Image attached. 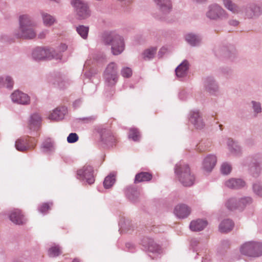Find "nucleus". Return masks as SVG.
Here are the masks:
<instances>
[{
  "mask_svg": "<svg viewBox=\"0 0 262 262\" xmlns=\"http://www.w3.org/2000/svg\"><path fill=\"white\" fill-rule=\"evenodd\" d=\"M19 30L15 33L17 38L32 39L36 36L34 27L36 23L33 18L28 14L20 15L19 17Z\"/></svg>",
  "mask_w": 262,
  "mask_h": 262,
  "instance_id": "1",
  "label": "nucleus"
},
{
  "mask_svg": "<svg viewBox=\"0 0 262 262\" xmlns=\"http://www.w3.org/2000/svg\"><path fill=\"white\" fill-rule=\"evenodd\" d=\"M103 40L105 45H111L112 52L114 55L120 54L124 50L123 38L115 32L105 33L103 36Z\"/></svg>",
  "mask_w": 262,
  "mask_h": 262,
  "instance_id": "2",
  "label": "nucleus"
},
{
  "mask_svg": "<svg viewBox=\"0 0 262 262\" xmlns=\"http://www.w3.org/2000/svg\"><path fill=\"white\" fill-rule=\"evenodd\" d=\"M174 172L179 181L186 187L194 184L195 177L190 172L188 165L180 162L175 166Z\"/></svg>",
  "mask_w": 262,
  "mask_h": 262,
  "instance_id": "3",
  "label": "nucleus"
},
{
  "mask_svg": "<svg viewBox=\"0 0 262 262\" xmlns=\"http://www.w3.org/2000/svg\"><path fill=\"white\" fill-rule=\"evenodd\" d=\"M158 11L153 14L154 17L159 20L165 21L171 11L172 5L171 0H154Z\"/></svg>",
  "mask_w": 262,
  "mask_h": 262,
  "instance_id": "4",
  "label": "nucleus"
},
{
  "mask_svg": "<svg viewBox=\"0 0 262 262\" xmlns=\"http://www.w3.org/2000/svg\"><path fill=\"white\" fill-rule=\"evenodd\" d=\"M206 16L210 20L217 21L227 19L229 15L221 6L214 3L208 6Z\"/></svg>",
  "mask_w": 262,
  "mask_h": 262,
  "instance_id": "5",
  "label": "nucleus"
},
{
  "mask_svg": "<svg viewBox=\"0 0 262 262\" xmlns=\"http://www.w3.org/2000/svg\"><path fill=\"white\" fill-rule=\"evenodd\" d=\"M32 57L36 60L45 58L49 59L52 58L61 59V54L56 53L54 49H45L41 47H37L33 51Z\"/></svg>",
  "mask_w": 262,
  "mask_h": 262,
  "instance_id": "6",
  "label": "nucleus"
},
{
  "mask_svg": "<svg viewBox=\"0 0 262 262\" xmlns=\"http://www.w3.org/2000/svg\"><path fill=\"white\" fill-rule=\"evenodd\" d=\"M77 178L81 181H84L91 185L95 182V175L93 167L90 165H84L77 171Z\"/></svg>",
  "mask_w": 262,
  "mask_h": 262,
  "instance_id": "7",
  "label": "nucleus"
},
{
  "mask_svg": "<svg viewBox=\"0 0 262 262\" xmlns=\"http://www.w3.org/2000/svg\"><path fill=\"white\" fill-rule=\"evenodd\" d=\"M97 132L99 134L101 142L107 146H113L116 141V139L111 130L103 125H100L96 128Z\"/></svg>",
  "mask_w": 262,
  "mask_h": 262,
  "instance_id": "8",
  "label": "nucleus"
},
{
  "mask_svg": "<svg viewBox=\"0 0 262 262\" xmlns=\"http://www.w3.org/2000/svg\"><path fill=\"white\" fill-rule=\"evenodd\" d=\"M71 4L74 8L79 19H83L90 16L89 8L85 1L83 0H72Z\"/></svg>",
  "mask_w": 262,
  "mask_h": 262,
  "instance_id": "9",
  "label": "nucleus"
},
{
  "mask_svg": "<svg viewBox=\"0 0 262 262\" xmlns=\"http://www.w3.org/2000/svg\"><path fill=\"white\" fill-rule=\"evenodd\" d=\"M260 248L262 250V245L258 244H254V242H248L241 246L240 251L242 254L253 257H259L260 253L257 251H254V248Z\"/></svg>",
  "mask_w": 262,
  "mask_h": 262,
  "instance_id": "10",
  "label": "nucleus"
},
{
  "mask_svg": "<svg viewBox=\"0 0 262 262\" xmlns=\"http://www.w3.org/2000/svg\"><path fill=\"white\" fill-rule=\"evenodd\" d=\"M35 145V140L31 137H21L18 139L15 144L16 149L20 151H24L32 149L34 147Z\"/></svg>",
  "mask_w": 262,
  "mask_h": 262,
  "instance_id": "11",
  "label": "nucleus"
},
{
  "mask_svg": "<svg viewBox=\"0 0 262 262\" xmlns=\"http://www.w3.org/2000/svg\"><path fill=\"white\" fill-rule=\"evenodd\" d=\"M189 121L196 129H202L205 126V123L198 111L190 112Z\"/></svg>",
  "mask_w": 262,
  "mask_h": 262,
  "instance_id": "12",
  "label": "nucleus"
},
{
  "mask_svg": "<svg viewBox=\"0 0 262 262\" xmlns=\"http://www.w3.org/2000/svg\"><path fill=\"white\" fill-rule=\"evenodd\" d=\"M261 12L260 7L255 4H250L247 5L244 9L245 16L249 19L258 17L260 15Z\"/></svg>",
  "mask_w": 262,
  "mask_h": 262,
  "instance_id": "13",
  "label": "nucleus"
},
{
  "mask_svg": "<svg viewBox=\"0 0 262 262\" xmlns=\"http://www.w3.org/2000/svg\"><path fill=\"white\" fill-rule=\"evenodd\" d=\"M11 99L15 103L22 105H27L30 103V99L28 94L21 91L17 90L11 94Z\"/></svg>",
  "mask_w": 262,
  "mask_h": 262,
  "instance_id": "14",
  "label": "nucleus"
},
{
  "mask_svg": "<svg viewBox=\"0 0 262 262\" xmlns=\"http://www.w3.org/2000/svg\"><path fill=\"white\" fill-rule=\"evenodd\" d=\"M204 86L205 90L211 94L215 95L219 92L218 83L212 76H208L204 79Z\"/></svg>",
  "mask_w": 262,
  "mask_h": 262,
  "instance_id": "15",
  "label": "nucleus"
},
{
  "mask_svg": "<svg viewBox=\"0 0 262 262\" xmlns=\"http://www.w3.org/2000/svg\"><path fill=\"white\" fill-rule=\"evenodd\" d=\"M216 161L217 159L215 155L212 154L208 155L204 159L202 162L203 170L207 172L211 171L215 166Z\"/></svg>",
  "mask_w": 262,
  "mask_h": 262,
  "instance_id": "16",
  "label": "nucleus"
},
{
  "mask_svg": "<svg viewBox=\"0 0 262 262\" xmlns=\"http://www.w3.org/2000/svg\"><path fill=\"white\" fill-rule=\"evenodd\" d=\"M190 208L183 204L177 205L174 210V214L180 219L187 217L190 214Z\"/></svg>",
  "mask_w": 262,
  "mask_h": 262,
  "instance_id": "17",
  "label": "nucleus"
},
{
  "mask_svg": "<svg viewBox=\"0 0 262 262\" xmlns=\"http://www.w3.org/2000/svg\"><path fill=\"white\" fill-rule=\"evenodd\" d=\"M142 243L143 246L147 248L149 252L159 253L161 251L159 245L157 244L152 238L145 237L143 239Z\"/></svg>",
  "mask_w": 262,
  "mask_h": 262,
  "instance_id": "18",
  "label": "nucleus"
},
{
  "mask_svg": "<svg viewBox=\"0 0 262 262\" xmlns=\"http://www.w3.org/2000/svg\"><path fill=\"white\" fill-rule=\"evenodd\" d=\"M224 184L229 189H238L245 187L246 182L241 179L231 178L226 181Z\"/></svg>",
  "mask_w": 262,
  "mask_h": 262,
  "instance_id": "19",
  "label": "nucleus"
},
{
  "mask_svg": "<svg viewBox=\"0 0 262 262\" xmlns=\"http://www.w3.org/2000/svg\"><path fill=\"white\" fill-rule=\"evenodd\" d=\"M9 217L10 220L16 225H22L25 222V219L21 211L17 209L12 210Z\"/></svg>",
  "mask_w": 262,
  "mask_h": 262,
  "instance_id": "20",
  "label": "nucleus"
},
{
  "mask_svg": "<svg viewBox=\"0 0 262 262\" xmlns=\"http://www.w3.org/2000/svg\"><path fill=\"white\" fill-rule=\"evenodd\" d=\"M228 149L231 154L235 156H239L242 154V148L239 145L231 138H228L227 140Z\"/></svg>",
  "mask_w": 262,
  "mask_h": 262,
  "instance_id": "21",
  "label": "nucleus"
},
{
  "mask_svg": "<svg viewBox=\"0 0 262 262\" xmlns=\"http://www.w3.org/2000/svg\"><path fill=\"white\" fill-rule=\"evenodd\" d=\"M67 113V108L66 106L57 107L49 116V118L54 121H59L63 119Z\"/></svg>",
  "mask_w": 262,
  "mask_h": 262,
  "instance_id": "22",
  "label": "nucleus"
},
{
  "mask_svg": "<svg viewBox=\"0 0 262 262\" xmlns=\"http://www.w3.org/2000/svg\"><path fill=\"white\" fill-rule=\"evenodd\" d=\"M189 64L187 60H184L175 70L176 74L178 77L183 78L187 75L189 70Z\"/></svg>",
  "mask_w": 262,
  "mask_h": 262,
  "instance_id": "23",
  "label": "nucleus"
},
{
  "mask_svg": "<svg viewBox=\"0 0 262 262\" xmlns=\"http://www.w3.org/2000/svg\"><path fill=\"white\" fill-rule=\"evenodd\" d=\"M207 225L206 221L198 219L196 221L191 222L189 227L190 229L193 231H199L203 230Z\"/></svg>",
  "mask_w": 262,
  "mask_h": 262,
  "instance_id": "24",
  "label": "nucleus"
},
{
  "mask_svg": "<svg viewBox=\"0 0 262 262\" xmlns=\"http://www.w3.org/2000/svg\"><path fill=\"white\" fill-rule=\"evenodd\" d=\"M125 195L130 201L136 202L138 200L140 192L136 188L128 187L125 190Z\"/></svg>",
  "mask_w": 262,
  "mask_h": 262,
  "instance_id": "25",
  "label": "nucleus"
},
{
  "mask_svg": "<svg viewBox=\"0 0 262 262\" xmlns=\"http://www.w3.org/2000/svg\"><path fill=\"white\" fill-rule=\"evenodd\" d=\"M185 39L191 46H196L201 43L202 38L199 35L191 33L186 35Z\"/></svg>",
  "mask_w": 262,
  "mask_h": 262,
  "instance_id": "26",
  "label": "nucleus"
},
{
  "mask_svg": "<svg viewBox=\"0 0 262 262\" xmlns=\"http://www.w3.org/2000/svg\"><path fill=\"white\" fill-rule=\"evenodd\" d=\"M152 178V174L148 172H141L136 174L134 182L135 183L143 182H148L151 180Z\"/></svg>",
  "mask_w": 262,
  "mask_h": 262,
  "instance_id": "27",
  "label": "nucleus"
},
{
  "mask_svg": "<svg viewBox=\"0 0 262 262\" xmlns=\"http://www.w3.org/2000/svg\"><path fill=\"white\" fill-rule=\"evenodd\" d=\"M234 223L229 219L223 220L219 226V229L221 232H228L233 228Z\"/></svg>",
  "mask_w": 262,
  "mask_h": 262,
  "instance_id": "28",
  "label": "nucleus"
},
{
  "mask_svg": "<svg viewBox=\"0 0 262 262\" xmlns=\"http://www.w3.org/2000/svg\"><path fill=\"white\" fill-rule=\"evenodd\" d=\"M41 16L43 20V24L46 26H51L56 21V19L55 16L50 15V14L45 12H40Z\"/></svg>",
  "mask_w": 262,
  "mask_h": 262,
  "instance_id": "29",
  "label": "nucleus"
},
{
  "mask_svg": "<svg viewBox=\"0 0 262 262\" xmlns=\"http://www.w3.org/2000/svg\"><path fill=\"white\" fill-rule=\"evenodd\" d=\"M224 7L234 14H237L240 12L239 7L231 0H223Z\"/></svg>",
  "mask_w": 262,
  "mask_h": 262,
  "instance_id": "30",
  "label": "nucleus"
},
{
  "mask_svg": "<svg viewBox=\"0 0 262 262\" xmlns=\"http://www.w3.org/2000/svg\"><path fill=\"white\" fill-rule=\"evenodd\" d=\"M105 85L113 86L118 81V75L115 74H103Z\"/></svg>",
  "mask_w": 262,
  "mask_h": 262,
  "instance_id": "31",
  "label": "nucleus"
},
{
  "mask_svg": "<svg viewBox=\"0 0 262 262\" xmlns=\"http://www.w3.org/2000/svg\"><path fill=\"white\" fill-rule=\"evenodd\" d=\"M62 253L61 247L58 245L54 244L52 245L48 250V254L50 257H55Z\"/></svg>",
  "mask_w": 262,
  "mask_h": 262,
  "instance_id": "32",
  "label": "nucleus"
},
{
  "mask_svg": "<svg viewBox=\"0 0 262 262\" xmlns=\"http://www.w3.org/2000/svg\"><path fill=\"white\" fill-rule=\"evenodd\" d=\"M116 175L114 173H111L106 176L103 181V186L105 189L111 188L116 182Z\"/></svg>",
  "mask_w": 262,
  "mask_h": 262,
  "instance_id": "33",
  "label": "nucleus"
},
{
  "mask_svg": "<svg viewBox=\"0 0 262 262\" xmlns=\"http://www.w3.org/2000/svg\"><path fill=\"white\" fill-rule=\"evenodd\" d=\"M247 160L250 163L262 166V154L257 153L247 158Z\"/></svg>",
  "mask_w": 262,
  "mask_h": 262,
  "instance_id": "34",
  "label": "nucleus"
},
{
  "mask_svg": "<svg viewBox=\"0 0 262 262\" xmlns=\"http://www.w3.org/2000/svg\"><path fill=\"white\" fill-rule=\"evenodd\" d=\"M225 205L230 210H234L235 209L239 210V207L238 206V199L236 198H231L226 201Z\"/></svg>",
  "mask_w": 262,
  "mask_h": 262,
  "instance_id": "35",
  "label": "nucleus"
},
{
  "mask_svg": "<svg viewBox=\"0 0 262 262\" xmlns=\"http://www.w3.org/2000/svg\"><path fill=\"white\" fill-rule=\"evenodd\" d=\"M253 200L250 196H244L238 199L239 210H243L244 208L252 203Z\"/></svg>",
  "mask_w": 262,
  "mask_h": 262,
  "instance_id": "36",
  "label": "nucleus"
},
{
  "mask_svg": "<svg viewBox=\"0 0 262 262\" xmlns=\"http://www.w3.org/2000/svg\"><path fill=\"white\" fill-rule=\"evenodd\" d=\"M13 85V81L10 76L0 77V88L6 87L12 89Z\"/></svg>",
  "mask_w": 262,
  "mask_h": 262,
  "instance_id": "37",
  "label": "nucleus"
},
{
  "mask_svg": "<svg viewBox=\"0 0 262 262\" xmlns=\"http://www.w3.org/2000/svg\"><path fill=\"white\" fill-rule=\"evenodd\" d=\"M262 171V166L250 163L249 172L255 178L258 177Z\"/></svg>",
  "mask_w": 262,
  "mask_h": 262,
  "instance_id": "38",
  "label": "nucleus"
},
{
  "mask_svg": "<svg viewBox=\"0 0 262 262\" xmlns=\"http://www.w3.org/2000/svg\"><path fill=\"white\" fill-rule=\"evenodd\" d=\"M157 48L151 47L145 50L143 53V57L145 60H150L153 58L156 53Z\"/></svg>",
  "mask_w": 262,
  "mask_h": 262,
  "instance_id": "39",
  "label": "nucleus"
},
{
  "mask_svg": "<svg viewBox=\"0 0 262 262\" xmlns=\"http://www.w3.org/2000/svg\"><path fill=\"white\" fill-rule=\"evenodd\" d=\"M141 137L140 133L138 128H130L129 130L128 138L135 142L140 140Z\"/></svg>",
  "mask_w": 262,
  "mask_h": 262,
  "instance_id": "40",
  "label": "nucleus"
},
{
  "mask_svg": "<svg viewBox=\"0 0 262 262\" xmlns=\"http://www.w3.org/2000/svg\"><path fill=\"white\" fill-rule=\"evenodd\" d=\"M41 121V119L39 114L36 113L33 114L31 116L29 120L30 128L37 126L40 124Z\"/></svg>",
  "mask_w": 262,
  "mask_h": 262,
  "instance_id": "41",
  "label": "nucleus"
},
{
  "mask_svg": "<svg viewBox=\"0 0 262 262\" xmlns=\"http://www.w3.org/2000/svg\"><path fill=\"white\" fill-rule=\"evenodd\" d=\"M89 31V27L83 25H79L76 27L77 32L84 39L87 38Z\"/></svg>",
  "mask_w": 262,
  "mask_h": 262,
  "instance_id": "42",
  "label": "nucleus"
},
{
  "mask_svg": "<svg viewBox=\"0 0 262 262\" xmlns=\"http://www.w3.org/2000/svg\"><path fill=\"white\" fill-rule=\"evenodd\" d=\"M41 150L44 153H49L53 150V145L52 142L48 140L43 142L41 146Z\"/></svg>",
  "mask_w": 262,
  "mask_h": 262,
  "instance_id": "43",
  "label": "nucleus"
},
{
  "mask_svg": "<svg viewBox=\"0 0 262 262\" xmlns=\"http://www.w3.org/2000/svg\"><path fill=\"white\" fill-rule=\"evenodd\" d=\"M115 74L118 75L117 66L115 62H111L108 64L104 74Z\"/></svg>",
  "mask_w": 262,
  "mask_h": 262,
  "instance_id": "44",
  "label": "nucleus"
},
{
  "mask_svg": "<svg viewBox=\"0 0 262 262\" xmlns=\"http://www.w3.org/2000/svg\"><path fill=\"white\" fill-rule=\"evenodd\" d=\"M251 104H252V108L253 110V113L255 115L261 113V104L259 102L252 101Z\"/></svg>",
  "mask_w": 262,
  "mask_h": 262,
  "instance_id": "45",
  "label": "nucleus"
},
{
  "mask_svg": "<svg viewBox=\"0 0 262 262\" xmlns=\"http://www.w3.org/2000/svg\"><path fill=\"white\" fill-rule=\"evenodd\" d=\"M221 171L223 174H228L231 171V166L230 164L224 163L221 166Z\"/></svg>",
  "mask_w": 262,
  "mask_h": 262,
  "instance_id": "46",
  "label": "nucleus"
},
{
  "mask_svg": "<svg viewBox=\"0 0 262 262\" xmlns=\"http://www.w3.org/2000/svg\"><path fill=\"white\" fill-rule=\"evenodd\" d=\"M121 75L125 78H129L132 75V70L130 68H123L121 71Z\"/></svg>",
  "mask_w": 262,
  "mask_h": 262,
  "instance_id": "47",
  "label": "nucleus"
},
{
  "mask_svg": "<svg viewBox=\"0 0 262 262\" xmlns=\"http://www.w3.org/2000/svg\"><path fill=\"white\" fill-rule=\"evenodd\" d=\"M253 190L255 194L262 196V186L258 183L253 185Z\"/></svg>",
  "mask_w": 262,
  "mask_h": 262,
  "instance_id": "48",
  "label": "nucleus"
},
{
  "mask_svg": "<svg viewBox=\"0 0 262 262\" xmlns=\"http://www.w3.org/2000/svg\"><path fill=\"white\" fill-rule=\"evenodd\" d=\"M78 136L76 133H70L67 137V141L69 143H74L78 140Z\"/></svg>",
  "mask_w": 262,
  "mask_h": 262,
  "instance_id": "49",
  "label": "nucleus"
},
{
  "mask_svg": "<svg viewBox=\"0 0 262 262\" xmlns=\"http://www.w3.org/2000/svg\"><path fill=\"white\" fill-rule=\"evenodd\" d=\"M97 73H98V71L97 70L91 69L89 71L86 72L84 73V76L86 78H87L89 79H91V78L93 77H94Z\"/></svg>",
  "mask_w": 262,
  "mask_h": 262,
  "instance_id": "50",
  "label": "nucleus"
},
{
  "mask_svg": "<svg viewBox=\"0 0 262 262\" xmlns=\"http://www.w3.org/2000/svg\"><path fill=\"white\" fill-rule=\"evenodd\" d=\"M50 209V205L49 203H43L39 207L38 210L42 213H46L47 211Z\"/></svg>",
  "mask_w": 262,
  "mask_h": 262,
  "instance_id": "51",
  "label": "nucleus"
},
{
  "mask_svg": "<svg viewBox=\"0 0 262 262\" xmlns=\"http://www.w3.org/2000/svg\"><path fill=\"white\" fill-rule=\"evenodd\" d=\"M222 51L223 52V55L224 56H225V57H227L230 58V57H231V53L234 54V52L235 51V49H234V48L233 47H231L230 51L228 50L225 48L223 49L222 50Z\"/></svg>",
  "mask_w": 262,
  "mask_h": 262,
  "instance_id": "52",
  "label": "nucleus"
},
{
  "mask_svg": "<svg viewBox=\"0 0 262 262\" xmlns=\"http://www.w3.org/2000/svg\"><path fill=\"white\" fill-rule=\"evenodd\" d=\"M222 74L225 76H230L232 73V70L229 68H223L221 69Z\"/></svg>",
  "mask_w": 262,
  "mask_h": 262,
  "instance_id": "53",
  "label": "nucleus"
},
{
  "mask_svg": "<svg viewBox=\"0 0 262 262\" xmlns=\"http://www.w3.org/2000/svg\"><path fill=\"white\" fill-rule=\"evenodd\" d=\"M68 49V46L65 43H61V45L58 47V50L59 53H57V54H61V52H64ZM57 53V52H56ZM62 56V55H61Z\"/></svg>",
  "mask_w": 262,
  "mask_h": 262,
  "instance_id": "54",
  "label": "nucleus"
},
{
  "mask_svg": "<svg viewBox=\"0 0 262 262\" xmlns=\"http://www.w3.org/2000/svg\"><path fill=\"white\" fill-rule=\"evenodd\" d=\"M95 119H96V117L95 116H90V117H89L80 118V120L84 121L85 122H90L93 121Z\"/></svg>",
  "mask_w": 262,
  "mask_h": 262,
  "instance_id": "55",
  "label": "nucleus"
},
{
  "mask_svg": "<svg viewBox=\"0 0 262 262\" xmlns=\"http://www.w3.org/2000/svg\"><path fill=\"white\" fill-rule=\"evenodd\" d=\"M82 100L81 99H78L76 100L73 104V107L75 108L79 107L82 104Z\"/></svg>",
  "mask_w": 262,
  "mask_h": 262,
  "instance_id": "56",
  "label": "nucleus"
},
{
  "mask_svg": "<svg viewBox=\"0 0 262 262\" xmlns=\"http://www.w3.org/2000/svg\"><path fill=\"white\" fill-rule=\"evenodd\" d=\"M239 21L236 19H231L228 21V24L232 26H237L239 24Z\"/></svg>",
  "mask_w": 262,
  "mask_h": 262,
  "instance_id": "57",
  "label": "nucleus"
},
{
  "mask_svg": "<svg viewBox=\"0 0 262 262\" xmlns=\"http://www.w3.org/2000/svg\"><path fill=\"white\" fill-rule=\"evenodd\" d=\"M199 243V241L196 238H193L191 239L190 244L191 246L194 248L195 247L197 246L198 244Z\"/></svg>",
  "mask_w": 262,
  "mask_h": 262,
  "instance_id": "58",
  "label": "nucleus"
},
{
  "mask_svg": "<svg viewBox=\"0 0 262 262\" xmlns=\"http://www.w3.org/2000/svg\"><path fill=\"white\" fill-rule=\"evenodd\" d=\"M48 32V31L47 30L42 31L38 34V37L41 39L45 38Z\"/></svg>",
  "mask_w": 262,
  "mask_h": 262,
  "instance_id": "59",
  "label": "nucleus"
},
{
  "mask_svg": "<svg viewBox=\"0 0 262 262\" xmlns=\"http://www.w3.org/2000/svg\"><path fill=\"white\" fill-rule=\"evenodd\" d=\"M254 244H258L259 245H262V243L261 242H254ZM255 250L254 251H257V252H259L260 253L259 256H261L262 255V250H261V248H255L254 249Z\"/></svg>",
  "mask_w": 262,
  "mask_h": 262,
  "instance_id": "60",
  "label": "nucleus"
},
{
  "mask_svg": "<svg viewBox=\"0 0 262 262\" xmlns=\"http://www.w3.org/2000/svg\"><path fill=\"white\" fill-rule=\"evenodd\" d=\"M193 3L197 4H205L207 2L208 0H192Z\"/></svg>",
  "mask_w": 262,
  "mask_h": 262,
  "instance_id": "61",
  "label": "nucleus"
},
{
  "mask_svg": "<svg viewBox=\"0 0 262 262\" xmlns=\"http://www.w3.org/2000/svg\"><path fill=\"white\" fill-rule=\"evenodd\" d=\"M126 247L130 250L131 252H132V249H134V246L130 243H127L126 244Z\"/></svg>",
  "mask_w": 262,
  "mask_h": 262,
  "instance_id": "62",
  "label": "nucleus"
},
{
  "mask_svg": "<svg viewBox=\"0 0 262 262\" xmlns=\"http://www.w3.org/2000/svg\"><path fill=\"white\" fill-rule=\"evenodd\" d=\"M215 54H216V56H221V54H220V50H217L215 52Z\"/></svg>",
  "mask_w": 262,
  "mask_h": 262,
  "instance_id": "63",
  "label": "nucleus"
},
{
  "mask_svg": "<svg viewBox=\"0 0 262 262\" xmlns=\"http://www.w3.org/2000/svg\"><path fill=\"white\" fill-rule=\"evenodd\" d=\"M72 262H80L79 259L77 258H74Z\"/></svg>",
  "mask_w": 262,
  "mask_h": 262,
  "instance_id": "64",
  "label": "nucleus"
}]
</instances>
